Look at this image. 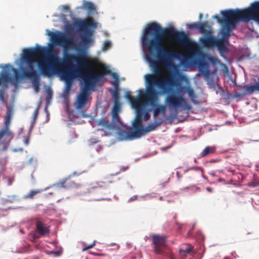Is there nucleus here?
Returning <instances> with one entry per match:
<instances>
[{
    "label": "nucleus",
    "instance_id": "nucleus-1",
    "mask_svg": "<svg viewBox=\"0 0 259 259\" xmlns=\"http://www.w3.org/2000/svg\"><path fill=\"white\" fill-rule=\"evenodd\" d=\"M141 41L143 47L149 53L146 59L154 73L145 75L146 91L139 90V97L143 98L145 103L153 106L157 101L158 95L155 88L162 93H166L175 84L171 76L160 79L162 73V65H171L173 58L181 59L183 64L188 63L193 60L192 55L197 53L196 44L189 39L184 31H178L172 27L163 29L156 22L147 25Z\"/></svg>",
    "mask_w": 259,
    "mask_h": 259
},
{
    "label": "nucleus",
    "instance_id": "nucleus-2",
    "mask_svg": "<svg viewBox=\"0 0 259 259\" xmlns=\"http://www.w3.org/2000/svg\"><path fill=\"white\" fill-rule=\"evenodd\" d=\"M94 63V60L88 55L85 49L78 47L72 38L66 36V94L69 90L71 80L80 79L84 83L75 102L77 109L82 108L87 103L89 91L105 75L111 73L105 66H103L99 71H96Z\"/></svg>",
    "mask_w": 259,
    "mask_h": 259
},
{
    "label": "nucleus",
    "instance_id": "nucleus-3",
    "mask_svg": "<svg viewBox=\"0 0 259 259\" xmlns=\"http://www.w3.org/2000/svg\"><path fill=\"white\" fill-rule=\"evenodd\" d=\"M57 45L50 42L48 47L30 48L23 50L21 61L35 64L37 62L41 74L48 77L55 75L60 76L65 81V52L60 57L59 51L55 48Z\"/></svg>",
    "mask_w": 259,
    "mask_h": 259
},
{
    "label": "nucleus",
    "instance_id": "nucleus-4",
    "mask_svg": "<svg viewBox=\"0 0 259 259\" xmlns=\"http://www.w3.org/2000/svg\"><path fill=\"white\" fill-rule=\"evenodd\" d=\"M125 97L130 101L132 107L136 109V116L133 122V128L123 130L119 133V139L120 140H132L139 138L142 135L155 130L157 127L162 124L163 122L162 119H155L154 122L149 123L146 127L143 128L142 98H135L131 95V93L129 91L125 93Z\"/></svg>",
    "mask_w": 259,
    "mask_h": 259
},
{
    "label": "nucleus",
    "instance_id": "nucleus-5",
    "mask_svg": "<svg viewBox=\"0 0 259 259\" xmlns=\"http://www.w3.org/2000/svg\"><path fill=\"white\" fill-rule=\"evenodd\" d=\"M221 13L223 15L224 18H221L218 15H214L212 18L217 19L219 23L223 25L235 18H239L243 21L253 20L259 23V1L252 3L247 9L243 10L230 9L222 11Z\"/></svg>",
    "mask_w": 259,
    "mask_h": 259
},
{
    "label": "nucleus",
    "instance_id": "nucleus-6",
    "mask_svg": "<svg viewBox=\"0 0 259 259\" xmlns=\"http://www.w3.org/2000/svg\"><path fill=\"white\" fill-rule=\"evenodd\" d=\"M120 109V103L118 101L114 102L112 108V120L110 121L106 117H102L97 121L98 131L103 132L105 136H109L112 134L115 131L119 133L123 130H127L125 125L121 121L118 115Z\"/></svg>",
    "mask_w": 259,
    "mask_h": 259
},
{
    "label": "nucleus",
    "instance_id": "nucleus-7",
    "mask_svg": "<svg viewBox=\"0 0 259 259\" xmlns=\"http://www.w3.org/2000/svg\"><path fill=\"white\" fill-rule=\"evenodd\" d=\"M174 87L177 88V94H172L166 97L167 105L169 107L175 109L179 107H184L185 109L190 110L191 107L184 97V94L187 92L189 96L193 99L196 97L193 89L190 87L182 85L179 81L176 80L174 81Z\"/></svg>",
    "mask_w": 259,
    "mask_h": 259
},
{
    "label": "nucleus",
    "instance_id": "nucleus-8",
    "mask_svg": "<svg viewBox=\"0 0 259 259\" xmlns=\"http://www.w3.org/2000/svg\"><path fill=\"white\" fill-rule=\"evenodd\" d=\"M73 26L76 31L80 33L81 42L84 48H87L93 44V31L90 28H96L97 24L93 18L77 19L74 21Z\"/></svg>",
    "mask_w": 259,
    "mask_h": 259
},
{
    "label": "nucleus",
    "instance_id": "nucleus-9",
    "mask_svg": "<svg viewBox=\"0 0 259 259\" xmlns=\"http://www.w3.org/2000/svg\"><path fill=\"white\" fill-rule=\"evenodd\" d=\"M22 63L25 64L28 68L21 67L22 75L20 74L18 70L12 67L10 65H6V68L10 69L14 72L15 79L16 81H18L23 77L30 78L32 80V85L35 93H38L39 90L40 78L38 74L34 69V64L27 61H22Z\"/></svg>",
    "mask_w": 259,
    "mask_h": 259
},
{
    "label": "nucleus",
    "instance_id": "nucleus-10",
    "mask_svg": "<svg viewBox=\"0 0 259 259\" xmlns=\"http://www.w3.org/2000/svg\"><path fill=\"white\" fill-rule=\"evenodd\" d=\"M151 237L154 252L158 254H163L164 253L163 250L166 246L167 236L153 234L151 236Z\"/></svg>",
    "mask_w": 259,
    "mask_h": 259
},
{
    "label": "nucleus",
    "instance_id": "nucleus-11",
    "mask_svg": "<svg viewBox=\"0 0 259 259\" xmlns=\"http://www.w3.org/2000/svg\"><path fill=\"white\" fill-rule=\"evenodd\" d=\"M46 34L50 36V42L58 46H61L63 52H65V32H61L59 31L52 32L47 29Z\"/></svg>",
    "mask_w": 259,
    "mask_h": 259
},
{
    "label": "nucleus",
    "instance_id": "nucleus-12",
    "mask_svg": "<svg viewBox=\"0 0 259 259\" xmlns=\"http://www.w3.org/2000/svg\"><path fill=\"white\" fill-rule=\"evenodd\" d=\"M239 21H241V20L239 18H235L234 20L230 21V22H229L228 23L224 25L221 32L222 35V39H223L224 41L228 39L229 37L231 35L230 33L236 27L237 23Z\"/></svg>",
    "mask_w": 259,
    "mask_h": 259
},
{
    "label": "nucleus",
    "instance_id": "nucleus-13",
    "mask_svg": "<svg viewBox=\"0 0 259 259\" xmlns=\"http://www.w3.org/2000/svg\"><path fill=\"white\" fill-rule=\"evenodd\" d=\"M158 94H159V93L158 92ZM159 95H158V96ZM142 103L143 104V106L145 105H150L152 107H155L153 110V117L154 119H157V117L158 116V115L161 113L162 114H164L165 110H166V107L163 105H160L158 104L157 103L158 102V99L157 100V101L155 103V105H151L150 104H148L145 103L144 101V99L143 98H142Z\"/></svg>",
    "mask_w": 259,
    "mask_h": 259
},
{
    "label": "nucleus",
    "instance_id": "nucleus-14",
    "mask_svg": "<svg viewBox=\"0 0 259 259\" xmlns=\"http://www.w3.org/2000/svg\"><path fill=\"white\" fill-rule=\"evenodd\" d=\"M50 230L49 228H36L35 230L30 233V237H32L34 240L45 236L49 234Z\"/></svg>",
    "mask_w": 259,
    "mask_h": 259
},
{
    "label": "nucleus",
    "instance_id": "nucleus-15",
    "mask_svg": "<svg viewBox=\"0 0 259 259\" xmlns=\"http://www.w3.org/2000/svg\"><path fill=\"white\" fill-rule=\"evenodd\" d=\"M217 38L209 35L207 37H201L200 42L202 46L206 48L214 47Z\"/></svg>",
    "mask_w": 259,
    "mask_h": 259
},
{
    "label": "nucleus",
    "instance_id": "nucleus-16",
    "mask_svg": "<svg viewBox=\"0 0 259 259\" xmlns=\"http://www.w3.org/2000/svg\"><path fill=\"white\" fill-rule=\"evenodd\" d=\"M101 183V182H96L95 183L91 184L89 188L90 192H94V190H96L101 194H104L105 187L104 186L102 185Z\"/></svg>",
    "mask_w": 259,
    "mask_h": 259
},
{
    "label": "nucleus",
    "instance_id": "nucleus-17",
    "mask_svg": "<svg viewBox=\"0 0 259 259\" xmlns=\"http://www.w3.org/2000/svg\"><path fill=\"white\" fill-rule=\"evenodd\" d=\"M32 225H35V227H50L48 223V220L41 218H33L31 220Z\"/></svg>",
    "mask_w": 259,
    "mask_h": 259
},
{
    "label": "nucleus",
    "instance_id": "nucleus-18",
    "mask_svg": "<svg viewBox=\"0 0 259 259\" xmlns=\"http://www.w3.org/2000/svg\"><path fill=\"white\" fill-rule=\"evenodd\" d=\"M199 70L206 79L208 78L210 75V71L206 63L202 62L200 64Z\"/></svg>",
    "mask_w": 259,
    "mask_h": 259
},
{
    "label": "nucleus",
    "instance_id": "nucleus-19",
    "mask_svg": "<svg viewBox=\"0 0 259 259\" xmlns=\"http://www.w3.org/2000/svg\"><path fill=\"white\" fill-rule=\"evenodd\" d=\"M10 81V74L7 71H3L0 74V85H4Z\"/></svg>",
    "mask_w": 259,
    "mask_h": 259
},
{
    "label": "nucleus",
    "instance_id": "nucleus-20",
    "mask_svg": "<svg viewBox=\"0 0 259 259\" xmlns=\"http://www.w3.org/2000/svg\"><path fill=\"white\" fill-rule=\"evenodd\" d=\"M215 150H216V148L215 147L207 146L201 152L199 156L200 157H205L209 154H213V153H215Z\"/></svg>",
    "mask_w": 259,
    "mask_h": 259
},
{
    "label": "nucleus",
    "instance_id": "nucleus-21",
    "mask_svg": "<svg viewBox=\"0 0 259 259\" xmlns=\"http://www.w3.org/2000/svg\"><path fill=\"white\" fill-rule=\"evenodd\" d=\"M47 93V96L46 98V105L45 107V110L47 112V108L49 106H50L51 104L52 103V99L53 97V91L52 89L50 88H48L46 91Z\"/></svg>",
    "mask_w": 259,
    "mask_h": 259
},
{
    "label": "nucleus",
    "instance_id": "nucleus-22",
    "mask_svg": "<svg viewBox=\"0 0 259 259\" xmlns=\"http://www.w3.org/2000/svg\"><path fill=\"white\" fill-rule=\"evenodd\" d=\"M224 41L223 39H217L215 42L214 46L217 47L219 50L222 53L226 52L227 49L224 44Z\"/></svg>",
    "mask_w": 259,
    "mask_h": 259
},
{
    "label": "nucleus",
    "instance_id": "nucleus-23",
    "mask_svg": "<svg viewBox=\"0 0 259 259\" xmlns=\"http://www.w3.org/2000/svg\"><path fill=\"white\" fill-rule=\"evenodd\" d=\"M255 91L259 92V78L258 82L255 84L250 85L245 88L246 94H252Z\"/></svg>",
    "mask_w": 259,
    "mask_h": 259
},
{
    "label": "nucleus",
    "instance_id": "nucleus-24",
    "mask_svg": "<svg viewBox=\"0 0 259 259\" xmlns=\"http://www.w3.org/2000/svg\"><path fill=\"white\" fill-rule=\"evenodd\" d=\"M193 246L190 244H186L180 249V253L182 255H186L189 253L192 250Z\"/></svg>",
    "mask_w": 259,
    "mask_h": 259
},
{
    "label": "nucleus",
    "instance_id": "nucleus-25",
    "mask_svg": "<svg viewBox=\"0 0 259 259\" xmlns=\"http://www.w3.org/2000/svg\"><path fill=\"white\" fill-rule=\"evenodd\" d=\"M112 96L114 99V102H119V93L117 83H115V89L112 92Z\"/></svg>",
    "mask_w": 259,
    "mask_h": 259
},
{
    "label": "nucleus",
    "instance_id": "nucleus-26",
    "mask_svg": "<svg viewBox=\"0 0 259 259\" xmlns=\"http://www.w3.org/2000/svg\"><path fill=\"white\" fill-rule=\"evenodd\" d=\"M208 27V22L207 21H205L202 23H199L198 24V29L199 30L200 32L202 33H206L207 32V30L205 29L206 27Z\"/></svg>",
    "mask_w": 259,
    "mask_h": 259
},
{
    "label": "nucleus",
    "instance_id": "nucleus-27",
    "mask_svg": "<svg viewBox=\"0 0 259 259\" xmlns=\"http://www.w3.org/2000/svg\"><path fill=\"white\" fill-rule=\"evenodd\" d=\"M41 192V190L39 189L31 190L29 194L25 196L24 198L27 199H33L36 194Z\"/></svg>",
    "mask_w": 259,
    "mask_h": 259
},
{
    "label": "nucleus",
    "instance_id": "nucleus-28",
    "mask_svg": "<svg viewBox=\"0 0 259 259\" xmlns=\"http://www.w3.org/2000/svg\"><path fill=\"white\" fill-rule=\"evenodd\" d=\"M83 7L89 10L90 12H93L95 10V8L93 3L90 2H85L83 3Z\"/></svg>",
    "mask_w": 259,
    "mask_h": 259
},
{
    "label": "nucleus",
    "instance_id": "nucleus-29",
    "mask_svg": "<svg viewBox=\"0 0 259 259\" xmlns=\"http://www.w3.org/2000/svg\"><path fill=\"white\" fill-rule=\"evenodd\" d=\"M95 244H96V241L94 240L93 241V242L90 245L84 244L83 247L82 248V251H85V250H88V249L92 248L94 247V246L95 245Z\"/></svg>",
    "mask_w": 259,
    "mask_h": 259
},
{
    "label": "nucleus",
    "instance_id": "nucleus-30",
    "mask_svg": "<svg viewBox=\"0 0 259 259\" xmlns=\"http://www.w3.org/2000/svg\"><path fill=\"white\" fill-rule=\"evenodd\" d=\"M111 44L109 41H105L103 44L102 49L103 51L107 50L111 47Z\"/></svg>",
    "mask_w": 259,
    "mask_h": 259
},
{
    "label": "nucleus",
    "instance_id": "nucleus-31",
    "mask_svg": "<svg viewBox=\"0 0 259 259\" xmlns=\"http://www.w3.org/2000/svg\"><path fill=\"white\" fill-rule=\"evenodd\" d=\"M40 105H39L34 110L33 116V122H35V120L38 116Z\"/></svg>",
    "mask_w": 259,
    "mask_h": 259
},
{
    "label": "nucleus",
    "instance_id": "nucleus-32",
    "mask_svg": "<svg viewBox=\"0 0 259 259\" xmlns=\"http://www.w3.org/2000/svg\"><path fill=\"white\" fill-rule=\"evenodd\" d=\"M144 106H143V115H144V120L145 121H147L148 120V119H150V113L148 112H144Z\"/></svg>",
    "mask_w": 259,
    "mask_h": 259
},
{
    "label": "nucleus",
    "instance_id": "nucleus-33",
    "mask_svg": "<svg viewBox=\"0 0 259 259\" xmlns=\"http://www.w3.org/2000/svg\"><path fill=\"white\" fill-rule=\"evenodd\" d=\"M198 23L195 22V23H192L190 24H188V28L190 29H198Z\"/></svg>",
    "mask_w": 259,
    "mask_h": 259
},
{
    "label": "nucleus",
    "instance_id": "nucleus-34",
    "mask_svg": "<svg viewBox=\"0 0 259 259\" xmlns=\"http://www.w3.org/2000/svg\"><path fill=\"white\" fill-rule=\"evenodd\" d=\"M9 132L8 127L5 130H3L0 132V139H1L5 135L7 134Z\"/></svg>",
    "mask_w": 259,
    "mask_h": 259
},
{
    "label": "nucleus",
    "instance_id": "nucleus-35",
    "mask_svg": "<svg viewBox=\"0 0 259 259\" xmlns=\"http://www.w3.org/2000/svg\"><path fill=\"white\" fill-rule=\"evenodd\" d=\"M189 169H194L195 170H200L201 171H202V169L201 167H197V166L192 167L190 168Z\"/></svg>",
    "mask_w": 259,
    "mask_h": 259
},
{
    "label": "nucleus",
    "instance_id": "nucleus-36",
    "mask_svg": "<svg viewBox=\"0 0 259 259\" xmlns=\"http://www.w3.org/2000/svg\"><path fill=\"white\" fill-rule=\"evenodd\" d=\"M50 252L55 254L56 256H59L61 254L59 251H51Z\"/></svg>",
    "mask_w": 259,
    "mask_h": 259
},
{
    "label": "nucleus",
    "instance_id": "nucleus-37",
    "mask_svg": "<svg viewBox=\"0 0 259 259\" xmlns=\"http://www.w3.org/2000/svg\"><path fill=\"white\" fill-rule=\"evenodd\" d=\"M13 180L11 178L9 179L8 185L11 186L12 184Z\"/></svg>",
    "mask_w": 259,
    "mask_h": 259
},
{
    "label": "nucleus",
    "instance_id": "nucleus-38",
    "mask_svg": "<svg viewBox=\"0 0 259 259\" xmlns=\"http://www.w3.org/2000/svg\"><path fill=\"white\" fill-rule=\"evenodd\" d=\"M206 189L209 192H211L212 191V189L209 187H207Z\"/></svg>",
    "mask_w": 259,
    "mask_h": 259
},
{
    "label": "nucleus",
    "instance_id": "nucleus-39",
    "mask_svg": "<svg viewBox=\"0 0 259 259\" xmlns=\"http://www.w3.org/2000/svg\"><path fill=\"white\" fill-rule=\"evenodd\" d=\"M66 12H68L69 11V7L66 5Z\"/></svg>",
    "mask_w": 259,
    "mask_h": 259
},
{
    "label": "nucleus",
    "instance_id": "nucleus-40",
    "mask_svg": "<svg viewBox=\"0 0 259 259\" xmlns=\"http://www.w3.org/2000/svg\"><path fill=\"white\" fill-rule=\"evenodd\" d=\"M224 180L223 179V178H220L219 180H218V181L219 182H223L224 181Z\"/></svg>",
    "mask_w": 259,
    "mask_h": 259
},
{
    "label": "nucleus",
    "instance_id": "nucleus-41",
    "mask_svg": "<svg viewBox=\"0 0 259 259\" xmlns=\"http://www.w3.org/2000/svg\"><path fill=\"white\" fill-rule=\"evenodd\" d=\"M259 185V182L258 183H255L252 185L253 186L255 187Z\"/></svg>",
    "mask_w": 259,
    "mask_h": 259
},
{
    "label": "nucleus",
    "instance_id": "nucleus-42",
    "mask_svg": "<svg viewBox=\"0 0 259 259\" xmlns=\"http://www.w3.org/2000/svg\"><path fill=\"white\" fill-rule=\"evenodd\" d=\"M25 143L26 145H27L28 144V139L25 140Z\"/></svg>",
    "mask_w": 259,
    "mask_h": 259
},
{
    "label": "nucleus",
    "instance_id": "nucleus-43",
    "mask_svg": "<svg viewBox=\"0 0 259 259\" xmlns=\"http://www.w3.org/2000/svg\"><path fill=\"white\" fill-rule=\"evenodd\" d=\"M0 96L2 98H3V93L2 92L0 93Z\"/></svg>",
    "mask_w": 259,
    "mask_h": 259
},
{
    "label": "nucleus",
    "instance_id": "nucleus-44",
    "mask_svg": "<svg viewBox=\"0 0 259 259\" xmlns=\"http://www.w3.org/2000/svg\"><path fill=\"white\" fill-rule=\"evenodd\" d=\"M68 22L66 21V25H65V27H66V30L67 29V26H68Z\"/></svg>",
    "mask_w": 259,
    "mask_h": 259
},
{
    "label": "nucleus",
    "instance_id": "nucleus-45",
    "mask_svg": "<svg viewBox=\"0 0 259 259\" xmlns=\"http://www.w3.org/2000/svg\"><path fill=\"white\" fill-rule=\"evenodd\" d=\"M62 96L65 97V91L63 93H62Z\"/></svg>",
    "mask_w": 259,
    "mask_h": 259
},
{
    "label": "nucleus",
    "instance_id": "nucleus-46",
    "mask_svg": "<svg viewBox=\"0 0 259 259\" xmlns=\"http://www.w3.org/2000/svg\"><path fill=\"white\" fill-rule=\"evenodd\" d=\"M103 199H104L103 198H99V199H97V200H103Z\"/></svg>",
    "mask_w": 259,
    "mask_h": 259
},
{
    "label": "nucleus",
    "instance_id": "nucleus-47",
    "mask_svg": "<svg viewBox=\"0 0 259 259\" xmlns=\"http://www.w3.org/2000/svg\"><path fill=\"white\" fill-rule=\"evenodd\" d=\"M9 119H7L6 122V124H8L9 123Z\"/></svg>",
    "mask_w": 259,
    "mask_h": 259
},
{
    "label": "nucleus",
    "instance_id": "nucleus-48",
    "mask_svg": "<svg viewBox=\"0 0 259 259\" xmlns=\"http://www.w3.org/2000/svg\"><path fill=\"white\" fill-rule=\"evenodd\" d=\"M177 176H178V177H180V176H179V172H177Z\"/></svg>",
    "mask_w": 259,
    "mask_h": 259
},
{
    "label": "nucleus",
    "instance_id": "nucleus-49",
    "mask_svg": "<svg viewBox=\"0 0 259 259\" xmlns=\"http://www.w3.org/2000/svg\"><path fill=\"white\" fill-rule=\"evenodd\" d=\"M236 96L237 97H240V95H236Z\"/></svg>",
    "mask_w": 259,
    "mask_h": 259
},
{
    "label": "nucleus",
    "instance_id": "nucleus-50",
    "mask_svg": "<svg viewBox=\"0 0 259 259\" xmlns=\"http://www.w3.org/2000/svg\"><path fill=\"white\" fill-rule=\"evenodd\" d=\"M65 105H66V107L67 106V103H65Z\"/></svg>",
    "mask_w": 259,
    "mask_h": 259
}]
</instances>
